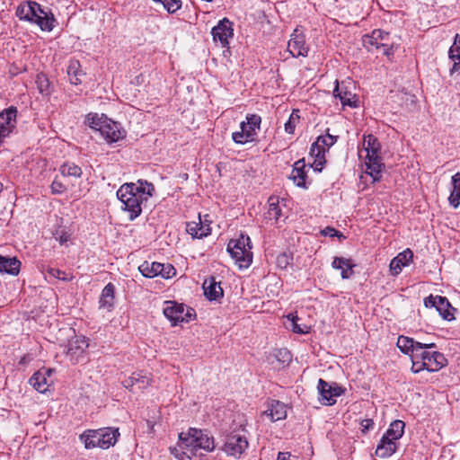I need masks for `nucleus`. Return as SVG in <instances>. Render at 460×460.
Segmentation results:
<instances>
[{"label": "nucleus", "mask_w": 460, "mask_h": 460, "mask_svg": "<svg viewBox=\"0 0 460 460\" xmlns=\"http://www.w3.org/2000/svg\"><path fill=\"white\" fill-rule=\"evenodd\" d=\"M247 438L239 433L232 432L226 437L222 450L230 456L239 458L248 448Z\"/></svg>", "instance_id": "nucleus-8"}, {"label": "nucleus", "mask_w": 460, "mask_h": 460, "mask_svg": "<svg viewBox=\"0 0 460 460\" xmlns=\"http://www.w3.org/2000/svg\"><path fill=\"white\" fill-rule=\"evenodd\" d=\"M68 240V235H66V234H62L59 237H58V241L61 244L65 243L66 242H67Z\"/></svg>", "instance_id": "nucleus-59"}, {"label": "nucleus", "mask_w": 460, "mask_h": 460, "mask_svg": "<svg viewBox=\"0 0 460 460\" xmlns=\"http://www.w3.org/2000/svg\"><path fill=\"white\" fill-rule=\"evenodd\" d=\"M317 389L321 395V402L325 405H333L336 402V397L343 393V389L337 384H330L322 378L318 381Z\"/></svg>", "instance_id": "nucleus-10"}, {"label": "nucleus", "mask_w": 460, "mask_h": 460, "mask_svg": "<svg viewBox=\"0 0 460 460\" xmlns=\"http://www.w3.org/2000/svg\"><path fill=\"white\" fill-rule=\"evenodd\" d=\"M299 120L298 111H293L289 116V119L285 123V131L288 134H293L296 126V122Z\"/></svg>", "instance_id": "nucleus-45"}, {"label": "nucleus", "mask_w": 460, "mask_h": 460, "mask_svg": "<svg viewBox=\"0 0 460 460\" xmlns=\"http://www.w3.org/2000/svg\"><path fill=\"white\" fill-rule=\"evenodd\" d=\"M60 172L64 176H72L79 178L82 175V169L74 163H66L61 165L59 169Z\"/></svg>", "instance_id": "nucleus-39"}, {"label": "nucleus", "mask_w": 460, "mask_h": 460, "mask_svg": "<svg viewBox=\"0 0 460 460\" xmlns=\"http://www.w3.org/2000/svg\"><path fill=\"white\" fill-rule=\"evenodd\" d=\"M379 49H382L383 54L386 56L393 53V49L387 44L386 40H385V45H382Z\"/></svg>", "instance_id": "nucleus-56"}, {"label": "nucleus", "mask_w": 460, "mask_h": 460, "mask_svg": "<svg viewBox=\"0 0 460 460\" xmlns=\"http://www.w3.org/2000/svg\"><path fill=\"white\" fill-rule=\"evenodd\" d=\"M125 388L135 392L136 390H143L149 385V378L142 372L133 373L129 377L122 381Z\"/></svg>", "instance_id": "nucleus-18"}, {"label": "nucleus", "mask_w": 460, "mask_h": 460, "mask_svg": "<svg viewBox=\"0 0 460 460\" xmlns=\"http://www.w3.org/2000/svg\"><path fill=\"white\" fill-rule=\"evenodd\" d=\"M36 84L39 92L43 95L49 94V81L44 74H39L36 77Z\"/></svg>", "instance_id": "nucleus-40"}, {"label": "nucleus", "mask_w": 460, "mask_h": 460, "mask_svg": "<svg viewBox=\"0 0 460 460\" xmlns=\"http://www.w3.org/2000/svg\"><path fill=\"white\" fill-rule=\"evenodd\" d=\"M321 234L324 236L334 237L338 234V230L333 227L327 226L321 231Z\"/></svg>", "instance_id": "nucleus-55"}, {"label": "nucleus", "mask_w": 460, "mask_h": 460, "mask_svg": "<svg viewBox=\"0 0 460 460\" xmlns=\"http://www.w3.org/2000/svg\"><path fill=\"white\" fill-rule=\"evenodd\" d=\"M332 266L335 270H341L342 279H349L353 273V265L350 263V260L349 259H345L342 257H335L332 263Z\"/></svg>", "instance_id": "nucleus-32"}, {"label": "nucleus", "mask_w": 460, "mask_h": 460, "mask_svg": "<svg viewBox=\"0 0 460 460\" xmlns=\"http://www.w3.org/2000/svg\"><path fill=\"white\" fill-rule=\"evenodd\" d=\"M100 133L109 143H114L122 139L126 134L118 122L107 118L104 119V123L101 126Z\"/></svg>", "instance_id": "nucleus-13"}, {"label": "nucleus", "mask_w": 460, "mask_h": 460, "mask_svg": "<svg viewBox=\"0 0 460 460\" xmlns=\"http://www.w3.org/2000/svg\"><path fill=\"white\" fill-rule=\"evenodd\" d=\"M155 191L153 183L146 180L122 184L117 190V198L121 203L120 208L128 213L130 221L142 213V206L148 201Z\"/></svg>", "instance_id": "nucleus-1"}, {"label": "nucleus", "mask_w": 460, "mask_h": 460, "mask_svg": "<svg viewBox=\"0 0 460 460\" xmlns=\"http://www.w3.org/2000/svg\"><path fill=\"white\" fill-rule=\"evenodd\" d=\"M397 448L398 442L383 435L376 447V456L380 458H387L394 455Z\"/></svg>", "instance_id": "nucleus-20"}, {"label": "nucleus", "mask_w": 460, "mask_h": 460, "mask_svg": "<svg viewBox=\"0 0 460 460\" xmlns=\"http://www.w3.org/2000/svg\"><path fill=\"white\" fill-rule=\"evenodd\" d=\"M277 460H291V454L289 452H279Z\"/></svg>", "instance_id": "nucleus-58"}, {"label": "nucleus", "mask_w": 460, "mask_h": 460, "mask_svg": "<svg viewBox=\"0 0 460 460\" xmlns=\"http://www.w3.org/2000/svg\"><path fill=\"white\" fill-rule=\"evenodd\" d=\"M310 155L314 157V164L312 167L314 171L322 172L323 164L326 163L325 155H323V153H320L319 155L315 151L314 153H312L310 151Z\"/></svg>", "instance_id": "nucleus-46"}, {"label": "nucleus", "mask_w": 460, "mask_h": 460, "mask_svg": "<svg viewBox=\"0 0 460 460\" xmlns=\"http://www.w3.org/2000/svg\"><path fill=\"white\" fill-rule=\"evenodd\" d=\"M163 268L164 263H159L156 261L150 263L148 261H144L139 265L138 270L144 277L151 279L159 276V273Z\"/></svg>", "instance_id": "nucleus-31"}, {"label": "nucleus", "mask_w": 460, "mask_h": 460, "mask_svg": "<svg viewBox=\"0 0 460 460\" xmlns=\"http://www.w3.org/2000/svg\"><path fill=\"white\" fill-rule=\"evenodd\" d=\"M115 287L112 283H108L102 291L99 304L101 308H106L111 311L114 305Z\"/></svg>", "instance_id": "nucleus-28"}, {"label": "nucleus", "mask_w": 460, "mask_h": 460, "mask_svg": "<svg viewBox=\"0 0 460 460\" xmlns=\"http://www.w3.org/2000/svg\"><path fill=\"white\" fill-rule=\"evenodd\" d=\"M175 275V269L171 264H164L163 270L159 273V276H162L164 279H169L172 276Z\"/></svg>", "instance_id": "nucleus-51"}, {"label": "nucleus", "mask_w": 460, "mask_h": 460, "mask_svg": "<svg viewBox=\"0 0 460 460\" xmlns=\"http://www.w3.org/2000/svg\"><path fill=\"white\" fill-rule=\"evenodd\" d=\"M288 319L291 320L292 322V331L295 332V333H298V334H305V333H307L309 332V327H307L306 325H304L303 327L298 324L296 323V320H297V317L296 316H294V315H288Z\"/></svg>", "instance_id": "nucleus-48"}, {"label": "nucleus", "mask_w": 460, "mask_h": 460, "mask_svg": "<svg viewBox=\"0 0 460 460\" xmlns=\"http://www.w3.org/2000/svg\"><path fill=\"white\" fill-rule=\"evenodd\" d=\"M454 62L453 64V66L452 68L450 69V73L453 74V73H456V72H459L460 73V58L459 59H456V60H452Z\"/></svg>", "instance_id": "nucleus-57"}, {"label": "nucleus", "mask_w": 460, "mask_h": 460, "mask_svg": "<svg viewBox=\"0 0 460 460\" xmlns=\"http://www.w3.org/2000/svg\"><path fill=\"white\" fill-rule=\"evenodd\" d=\"M448 56L451 60L460 58V34H456L454 43L449 49Z\"/></svg>", "instance_id": "nucleus-43"}, {"label": "nucleus", "mask_w": 460, "mask_h": 460, "mask_svg": "<svg viewBox=\"0 0 460 460\" xmlns=\"http://www.w3.org/2000/svg\"><path fill=\"white\" fill-rule=\"evenodd\" d=\"M417 343L418 341L412 338L400 335L397 339L396 345L403 354L410 356V354L414 350V347Z\"/></svg>", "instance_id": "nucleus-37"}, {"label": "nucleus", "mask_w": 460, "mask_h": 460, "mask_svg": "<svg viewBox=\"0 0 460 460\" xmlns=\"http://www.w3.org/2000/svg\"><path fill=\"white\" fill-rule=\"evenodd\" d=\"M88 343L84 337H76L75 341L68 342L67 356L74 364H77L84 359V354Z\"/></svg>", "instance_id": "nucleus-14"}, {"label": "nucleus", "mask_w": 460, "mask_h": 460, "mask_svg": "<svg viewBox=\"0 0 460 460\" xmlns=\"http://www.w3.org/2000/svg\"><path fill=\"white\" fill-rule=\"evenodd\" d=\"M103 117H100L97 113H89L86 117L87 125L94 129L100 131L101 126L104 123Z\"/></svg>", "instance_id": "nucleus-41"}, {"label": "nucleus", "mask_w": 460, "mask_h": 460, "mask_svg": "<svg viewBox=\"0 0 460 460\" xmlns=\"http://www.w3.org/2000/svg\"><path fill=\"white\" fill-rule=\"evenodd\" d=\"M21 261L15 257L9 258L0 255V273L16 276L20 272Z\"/></svg>", "instance_id": "nucleus-27"}, {"label": "nucleus", "mask_w": 460, "mask_h": 460, "mask_svg": "<svg viewBox=\"0 0 460 460\" xmlns=\"http://www.w3.org/2000/svg\"><path fill=\"white\" fill-rule=\"evenodd\" d=\"M292 261L293 256L291 254L282 252L279 255H278L276 263L279 269L284 270L287 269V267L291 263Z\"/></svg>", "instance_id": "nucleus-47"}, {"label": "nucleus", "mask_w": 460, "mask_h": 460, "mask_svg": "<svg viewBox=\"0 0 460 460\" xmlns=\"http://www.w3.org/2000/svg\"><path fill=\"white\" fill-rule=\"evenodd\" d=\"M211 34L215 42H219L222 48L227 47L228 40L234 36L233 23L224 18L212 28Z\"/></svg>", "instance_id": "nucleus-11"}, {"label": "nucleus", "mask_w": 460, "mask_h": 460, "mask_svg": "<svg viewBox=\"0 0 460 460\" xmlns=\"http://www.w3.org/2000/svg\"><path fill=\"white\" fill-rule=\"evenodd\" d=\"M46 272L49 277L58 279H60L63 281H70L72 279L71 276H68L65 271L56 269V268L49 267L46 270Z\"/></svg>", "instance_id": "nucleus-44"}, {"label": "nucleus", "mask_w": 460, "mask_h": 460, "mask_svg": "<svg viewBox=\"0 0 460 460\" xmlns=\"http://www.w3.org/2000/svg\"><path fill=\"white\" fill-rule=\"evenodd\" d=\"M203 289L204 295L210 301L217 300L224 296L220 282L216 281V278L212 276L205 279Z\"/></svg>", "instance_id": "nucleus-19"}, {"label": "nucleus", "mask_w": 460, "mask_h": 460, "mask_svg": "<svg viewBox=\"0 0 460 460\" xmlns=\"http://www.w3.org/2000/svg\"><path fill=\"white\" fill-rule=\"evenodd\" d=\"M244 122L243 130L247 133L246 137L255 140L257 132L260 130L261 118L258 114H248Z\"/></svg>", "instance_id": "nucleus-26"}, {"label": "nucleus", "mask_w": 460, "mask_h": 460, "mask_svg": "<svg viewBox=\"0 0 460 460\" xmlns=\"http://www.w3.org/2000/svg\"><path fill=\"white\" fill-rule=\"evenodd\" d=\"M29 12L30 5L28 2L27 4L19 5L16 11V14L20 18V20L27 21V18H29Z\"/></svg>", "instance_id": "nucleus-50"}, {"label": "nucleus", "mask_w": 460, "mask_h": 460, "mask_svg": "<svg viewBox=\"0 0 460 460\" xmlns=\"http://www.w3.org/2000/svg\"><path fill=\"white\" fill-rule=\"evenodd\" d=\"M337 138V136H332L329 133L320 136L312 144L310 150L312 153L316 151L318 155L323 153V155H325V153L329 151L330 147L336 143Z\"/></svg>", "instance_id": "nucleus-22"}, {"label": "nucleus", "mask_w": 460, "mask_h": 460, "mask_svg": "<svg viewBox=\"0 0 460 460\" xmlns=\"http://www.w3.org/2000/svg\"><path fill=\"white\" fill-rule=\"evenodd\" d=\"M271 421L284 420L287 417V405L278 400H271L268 409L263 412Z\"/></svg>", "instance_id": "nucleus-17"}, {"label": "nucleus", "mask_w": 460, "mask_h": 460, "mask_svg": "<svg viewBox=\"0 0 460 460\" xmlns=\"http://www.w3.org/2000/svg\"><path fill=\"white\" fill-rule=\"evenodd\" d=\"M288 50L294 58L306 57L309 47L305 43V35L296 29L288 43Z\"/></svg>", "instance_id": "nucleus-12"}, {"label": "nucleus", "mask_w": 460, "mask_h": 460, "mask_svg": "<svg viewBox=\"0 0 460 460\" xmlns=\"http://www.w3.org/2000/svg\"><path fill=\"white\" fill-rule=\"evenodd\" d=\"M412 257L413 253L410 249L404 250L396 257H394L389 265L392 275L397 276L402 271V267H405L409 264V262L412 260Z\"/></svg>", "instance_id": "nucleus-21"}, {"label": "nucleus", "mask_w": 460, "mask_h": 460, "mask_svg": "<svg viewBox=\"0 0 460 460\" xmlns=\"http://www.w3.org/2000/svg\"><path fill=\"white\" fill-rule=\"evenodd\" d=\"M363 149L367 153L366 172L372 177L374 182L379 181L385 164L382 163V158L379 155L381 146L378 139L371 134L365 135L363 138Z\"/></svg>", "instance_id": "nucleus-3"}, {"label": "nucleus", "mask_w": 460, "mask_h": 460, "mask_svg": "<svg viewBox=\"0 0 460 460\" xmlns=\"http://www.w3.org/2000/svg\"><path fill=\"white\" fill-rule=\"evenodd\" d=\"M427 365V371L436 372L440 370L447 364V359L444 354L438 351L429 352V356L425 359Z\"/></svg>", "instance_id": "nucleus-24"}, {"label": "nucleus", "mask_w": 460, "mask_h": 460, "mask_svg": "<svg viewBox=\"0 0 460 460\" xmlns=\"http://www.w3.org/2000/svg\"><path fill=\"white\" fill-rule=\"evenodd\" d=\"M67 75L70 83L78 85L82 83V77L85 75V73L82 71L79 61L72 60L67 67Z\"/></svg>", "instance_id": "nucleus-30"}, {"label": "nucleus", "mask_w": 460, "mask_h": 460, "mask_svg": "<svg viewBox=\"0 0 460 460\" xmlns=\"http://www.w3.org/2000/svg\"><path fill=\"white\" fill-rule=\"evenodd\" d=\"M199 222H190L187 224L186 231L193 238H202L210 234V227L208 225L204 226L200 221V216L199 217Z\"/></svg>", "instance_id": "nucleus-29"}, {"label": "nucleus", "mask_w": 460, "mask_h": 460, "mask_svg": "<svg viewBox=\"0 0 460 460\" xmlns=\"http://www.w3.org/2000/svg\"><path fill=\"white\" fill-rule=\"evenodd\" d=\"M436 347H437V345L433 342L422 343V342L418 341V343L414 347V350L410 354L411 359H418V360L425 361V359L429 356V352L425 349H433Z\"/></svg>", "instance_id": "nucleus-35"}, {"label": "nucleus", "mask_w": 460, "mask_h": 460, "mask_svg": "<svg viewBox=\"0 0 460 460\" xmlns=\"http://www.w3.org/2000/svg\"><path fill=\"white\" fill-rule=\"evenodd\" d=\"M30 384L40 393L47 391V377L45 373L38 371L30 378Z\"/></svg>", "instance_id": "nucleus-38"}, {"label": "nucleus", "mask_w": 460, "mask_h": 460, "mask_svg": "<svg viewBox=\"0 0 460 460\" xmlns=\"http://www.w3.org/2000/svg\"><path fill=\"white\" fill-rule=\"evenodd\" d=\"M50 187L52 193L55 194H61L66 190L63 183L57 179L53 181Z\"/></svg>", "instance_id": "nucleus-53"}, {"label": "nucleus", "mask_w": 460, "mask_h": 460, "mask_svg": "<svg viewBox=\"0 0 460 460\" xmlns=\"http://www.w3.org/2000/svg\"><path fill=\"white\" fill-rule=\"evenodd\" d=\"M412 366H411V371L413 373H419L422 370H427V365L425 361L418 360V359H411Z\"/></svg>", "instance_id": "nucleus-52"}, {"label": "nucleus", "mask_w": 460, "mask_h": 460, "mask_svg": "<svg viewBox=\"0 0 460 460\" xmlns=\"http://www.w3.org/2000/svg\"><path fill=\"white\" fill-rule=\"evenodd\" d=\"M424 305L428 308L435 307L439 315L446 321L455 319L456 309L451 305L446 296L429 295L424 298Z\"/></svg>", "instance_id": "nucleus-9"}, {"label": "nucleus", "mask_w": 460, "mask_h": 460, "mask_svg": "<svg viewBox=\"0 0 460 460\" xmlns=\"http://www.w3.org/2000/svg\"><path fill=\"white\" fill-rule=\"evenodd\" d=\"M47 372L49 373V375H50V374H51V372H52V370H51V369H49V370H47Z\"/></svg>", "instance_id": "nucleus-61"}, {"label": "nucleus", "mask_w": 460, "mask_h": 460, "mask_svg": "<svg viewBox=\"0 0 460 460\" xmlns=\"http://www.w3.org/2000/svg\"><path fill=\"white\" fill-rule=\"evenodd\" d=\"M335 236L338 237L340 240H344L346 238L345 235L340 231H338V234Z\"/></svg>", "instance_id": "nucleus-60"}, {"label": "nucleus", "mask_w": 460, "mask_h": 460, "mask_svg": "<svg viewBox=\"0 0 460 460\" xmlns=\"http://www.w3.org/2000/svg\"><path fill=\"white\" fill-rule=\"evenodd\" d=\"M333 95L341 101L342 106H349L351 108H356L358 106L356 94L351 93L344 82L340 84L336 81Z\"/></svg>", "instance_id": "nucleus-15"}, {"label": "nucleus", "mask_w": 460, "mask_h": 460, "mask_svg": "<svg viewBox=\"0 0 460 460\" xmlns=\"http://www.w3.org/2000/svg\"><path fill=\"white\" fill-rule=\"evenodd\" d=\"M226 250L240 269H247L252 264V244L248 235L241 234L237 239H231Z\"/></svg>", "instance_id": "nucleus-5"}, {"label": "nucleus", "mask_w": 460, "mask_h": 460, "mask_svg": "<svg viewBox=\"0 0 460 460\" xmlns=\"http://www.w3.org/2000/svg\"><path fill=\"white\" fill-rule=\"evenodd\" d=\"M404 428L405 423L402 420H395L390 424L384 435L398 442L404 434Z\"/></svg>", "instance_id": "nucleus-33"}, {"label": "nucleus", "mask_w": 460, "mask_h": 460, "mask_svg": "<svg viewBox=\"0 0 460 460\" xmlns=\"http://www.w3.org/2000/svg\"><path fill=\"white\" fill-rule=\"evenodd\" d=\"M243 127H244V122H241V124H240L241 130L234 132L232 134V139L236 144L243 145L245 143L254 141L253 139H250V138L246 137L247 133L243 130Z\"/></svg>", "instance_id": "nucleus-42"}, {"label": "nucleus", "mask_w": 460, "mask_h": 460, "mask_svg": "<svg viewBox=\"0 0 460 460\" xmlns=\"http://www.w3.org/2000/svg\"><path fill=\"white\" fill-rule=\"evenodd\" d=\"M119 437V429L104 428L84 431L80 436V440L87 449L95 447L107 449L116 444Z\"/></svg>", "instance_id": "nucleus-4"}, {"label": "nucleus", "mask_w": 460, "mask_h": 460, "mask_svg": "<svg viewBox=\"0 0 460 460\" xmlns=\"http://www.w3.org/2000/svg\"><path fill=\"white\" fill-rule=\"evenodd\" d=\"M30 12L28 22H32L40 26L42 31H51L56 22L52 13L44 11L36 2H29Z\"/></svg>", "instance_id": "nucleus-6"}, {"label": "nucleus", "mask_w": 460, "mask_h": 460, "mask_svg": "<svg viewBox=\"0 0 460 460\" xmlns=\"http://www.w3.org/2000/svg\"><path fill=\"white\" fill-rule=\"evenodd\" d=\"M17 110L11 107L0 114V137H6L14 128Z\"/></svg>", "instance_id": "nucleus-16"}, {"label": "nucleus", "mask_w": 460, "mask_h": 460, "mask_svg": "<svg viewBox=\"0 0 460 460\" xmlns=\"http://www.w3.org/2000/svg\"><path fill=\"white\" fill-rule=\"evenodd\" d=\"M389 34L381 30H374L370 35L363 37V45L366 48L375 47L379 49L382 45H385V40H387Z\"/></svg>", "instance_id": "nucleus-23"}, {"label": "nucleus", "mask_w": 460, "mask_h": 460, "mask_svg": "<svg viewBox=\"0 0 460 460\" xmlns=\"http://www.w3.org/2000/svg\"><path fill=\"white\" fill-rule=\"evenodd\" d=\"M453 190L449 196L450 204L456 208L460 205V172L452 176Z\"/></svg>", "instance_id": "nucleus-36"}, {"label": "nucleus", "mask_w": 460, "mask_h": 460, "mask_svg": "<svg viewBox=\"0 0 460 460\" xmlns=\"http://www.w3.org/2000/svg\"><path fill=\"white\" fill-rule=\"evenodd\" d=\"M281 215V208L279 205V199L277 197H270L268 200V210L264 214L267 220H274L277 222Z\"/></svg>", "instance_id": "nucleus-34"}, {"label": "nucleus", "mask_w": 460, "mask_h": 460, "mask_svg": "<svg viewBox=\"0 0 460 460\" xmlns=\"http://www.w3.org/2000/svg\"><path fill=\"white\" fill-rule=\"evenodd\" d=\"M275 357L282 363H288L291 360V354L287 349H278L275 353Z\"/></svg>", "instance_id": "nucleus-49"}, {"label": "nucleus", "mask_w": 460, "mask_h": 460, "mask_svg": "<svg viewBox=\"0 0 460 460\" xmlns=\"http://www.w3.org/2000/svg\"><path fill=\"white\" fill-rule=\"evenodd\" d=\"M214 448V438L207 431L190 428L179 434L177 446L171 452L179 460H191L193 456H202L201 451L211 452Z\"/></svg>", "instance_id": "nucleus-2"}, {"label": "nucleus", "mask_w": 460, "mask_h": 460, "mask_svg": "<svg viewBox=\"0 0 460 460\" xmlns=\"http://www.w3.org/2000/svg\"><path fill=\"white\" fill-rule=\"evenodd\" d=\"M374 421L372 419H365V420H362L361 422H360V426H361V431L362 433H366L367 432L369 429H372L373 427H374Z\"/></svg>", "instance_id": "nucleus-54"}, {"label": "nucleus", "mask_w": 460, "mask_h": 460, "mask_svg": "<svg viewBox=\"0 0 460 460\" xmlns=\"http://www.w3.org/2000/svg\"><path fill=\"white\" fill-rule=\"evenodd\" d=\"M164 304V314L172 325H177L182 322L188 323L194 315V310L191 308L185 310L182 304H178L175 301H166Z\"/></svg>", "instance_id": "nucleus-7"}, {"label": "nucleus", "mask_w": 460, "mask_h": 460, "mask_svg": "<svg viewBox=\"0 0 460 460\" xmlns=\"http://www.w3.org/2000/svg\"><path fill=\"white\" fill-rule=\"evenodd\" d=\"M305 160L301 159L295 163L291 174L290 179L294 181V183L300 188H306L305 184V179H306V172L305 171Z\"/></svg>", "instance_id": "nucleus-25"}]
</instances>
